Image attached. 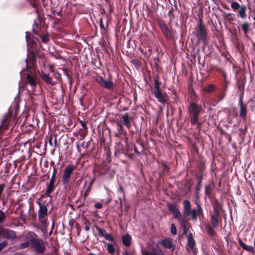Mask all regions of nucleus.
Here are the masks:
<instances>
[{"label":"nucleus","instance_id":"1","mask_svg":"<svg viewBox=\"0 0 255 255\" xmlns=\"http://www.w3.org/2000/svg\"><path fill=\"white\" fill-rule=\"evenodd\" d=\"M25 240L31 242V248L37 254H42L46 250V243L43 240L39 238L33 232H28L24 236Z\"/></svg>","mask_w":255,"mask_h":255},{"label":"nucleus","instance_id":"2","mask_svg":"<svg viewBox=\"0 0 255 255\" xmlns=\"http://www.w3.org/2000/svg\"><path fill=\"white\" fill-rule=\"evenodd\" d=\"M43 196H42L40 198H38L36 201V203L39 206L38 210V221L41 224L45 227L47 226V216H48V203L45 202H41V199Z\"/></svg>","mask_w":255,"mask_h":255},{"label":"nucleus","instance_id":"3","mask_svg":"<svg viewBox=\"0 0 255 255\" xmlns=\"http://www.w3.org/2000/svg\"><path fill=\"white\" fill-rule=\"evenodd\" d=\"M202 106L195 102H191L188 107V112L190 123H196L197 119H199L202 113Z\"/></svg>","mask_w":255,"mask_h":255},{"label":"nucleus","instance_id":"4","mask_svg":"<svg viewBox=\"0 0 255 255\" xmlns=\"http://www.w3.org/2000/svg\"><path fill=\"white\" fill-rule=\"evenodd\" d=\"M195 33L198 37V43L202 42L203 44L202 46L205 47L207 32L206 26L201 19H200L198 22L195 28Z\"/></svg>","mask_w":255,"mask_h":255},{"label":"nucleus","instance_id":"5","mask_svg":"<svg viewBox=\"0 0 255 255\" xmlns=\"http://www.w3.org/2000/svg\"><path fill=\"white\" fill-rule=\"evenodd\" d=\"M27 52L29 55V59L28 57H26L25 61L26 62V70L27 71H29L30 72H31L32 67L30 66L28 64V60L32 61V63H33L36 58H41L43 56V53L41 50V49H27Z\"/></svg>","mask_w":255,"mask_h":255},{"label":"nucleus","instance_id":"6","mask_svg":"<svg viewBox=\"0 0 255 255\" xmlns=\"http://www.w3.org/2000/svg\"><path fill=\"white\" fill-rule=\"evenodd\" d=\"M231 7L235 12H236L239 17L241 19H245L247 16V6L245 4L240 5L237 1H230Z\"/></svg>","mask_w":255,"mask_h":255},{"label":"nucleus","instance_id":"7","mask_svg":"<svg viewBox=\"0 0 255 255\" xmlns=\"http://www.w3.org/2000/svg\"><path fill=\"white\" fill-rule=\"evenodd\" d=\"M13 124V119L11 114L7 113L3 117L2 122L0 126V136Z\"/></svg>","mask_w":255,"mask_h":255},{"label":"nucleus","instance_id":"8","mask_svg":"<svg viewBox=\"0 0 255 255\" xmlns=\"http://www.w3.org/2000/svg\"><path fill=\"white\" fill-rule=\"evenodd\" d=\"M75 168L73 164L68 165L64 169L62 176V183L63 185H67L70 181L71 175Z\"/></svg>","mask_w":255,"mask_h":255},{"label":"nucleus","instance_id":"9","mask_svg":"<svg viewBox=\"0 0 255 255\" xmlns=\"http://www.w3.org/2000/svg\"><path fill=\"white\" fill-rule=\"evenodd\" d=\"M210 220L211 225L213 228H218L219 223L222 222V217L220 213L210 212Z\"/></svg>","mask_w":255,"mask_h":255},{"label":"nucleus","instance_id":"10","mask_svg":"<svg viewBox=\"0 0 255 255\" xmlns=\"http://www.w3.org/2000/svg\"><path fill=\"white\" fill-rule=\"evenodd\" d=\"M197 209H192L190 212V216H191V219L193 221H196L197 220V217L199 216L203 215V209L201 205L197 201L196 203Z\"/></svg>","mask_w":255,"mask_h":255},{"label":"nucleus","instance_id":"11","mask_svg":"<svg viewBox=\"0 0 255 255\" xmlns=\"http://www.w3.org/2000/svg\"><path fill=\"white\" fill-rule=\"evenodd\" d=\"M0 236L6 239H14L15 237V234L13 231L3 228L0 225Z\"/></svg>","mask_w":255,"mask_h":255},{"label":"nucleus","instance_id":"12","mask_svg":"<svg viewBox=\"0 0 255 255\" xmlns=\"http://www.w3.org/2000/svg\"><path fill=\"white\" fill-rule=\"evenodd\" d=\"M94 227L98 230L99 232V236L100 237H104L105 239L108 241H110L111 242H114L115 240L114 237L111 235L108 234L106 230L99 228L96 225H95Z\"/></svg>","mask_w":255,"mask_h":255},{"label":"nucleus","instance_id":"13","mask_svg":"<svg viewBox=\"0 0 255 255\" xmlns=\"http://www.w3.org/2000/svg\"><path fill=\"white\" fill-rule=\"evenodd\" d=\"M183 215L184 217H188L190 216L191 209V203L187 200L183 202Z\"/></svg>","mask_w":255,"mask_h":255},{"label":"nucleus","instance_id":"14","mask_svg":"<svg viewBox=\"0 0 255 255\" xmlns=\"http://www.w3.org/2000/svg\"><path fill=\"white\" fill-rule=\"evenodd\" d=\"M114 155L118 157L122 153H125V148L120 141L116 142L115 146Z\"/></svg>","mask_w":255,"mask_h":255},{"label":"nucleus","instance_id":"15","mask_svg":"<svg viewBox=\"0 0 255 255\" xmlns=\"http://www.w3.org/2000/svg\"><path fill=\"white\" fill-rule=\"evenodd\" d=\"M187 247L190 249L191 251L192 252H195V246H196V242L193 237V235L191 233H190L187 237Z\"/></svg>","mask_w":255,"mask_h":255},{"label":"nucleus","instance_id":"16","mask_svg":"<svg viewBox=\"0 0 255 255\" xmlns=\"http://www.w3.org/2000/svg\"><path fill=\"white\" fill-rule=\"evenodd\" d=\"M240 117L243 120H246L247 117V105L244 102L239 103Z\"/></svg>","mask_w":255,"mask_h":255},{"label":"nucleus","instance_id":"17","mask_svg":"<svg viewBox=\"0 0 255 255\" xmlns=\"http://www.w3.org/2000/svg\"><path fill=\"white\" fill-rule=\"evenodd\" d=\"M55 181L50 180L49 182L46 185V189L44 196L50 197V194L54 191L55 186L54 185Z\"/></svg>","mask_w":255,"mask_h":255},{"label":"nucleus","instance_id":"18","mask_svg":"<svg viewBox=\"0 0 255 255\" xmlns=\"http://www.w3.org/2000/svg\"><path fill=\"white\" fill-rule=\"evenodd\" d=\"M160 244L164 248L168 249H171L172 251L175 250V247L173 244V241L170 239L162 240L160 241Z\"/></svg>","mask_w":255,"mask_h":255},{"label":"nucleus","instance_id":"19","mask_svg":"<svg viewBox=\"0 0 255 255\" xmlns=\"http://www.w3.org/2000/svg\"><path fill=\"white\" fill-rule=\"evenodd\" d=\"M39 76L47 84L53 85L54 83L52 81L51 77L49 74H46L43 72H41L39 73Z\"/></svg>","mask_w":255,"mask_h":255},{"label":"nucleus","instance_id":"20","mask_svg":"<svg viewBox=\"0 0 255 255\" xmlns=\"http://www.w3.org/2000/svg\"><path fill=\"white\" fill-rule=\"evenodd\" d=\"M160 27L161 29L162 30L163 33H164L165 36L167 38H169L171 37L170 32L169 29V28L166 24H165L164 22H160Z\"/></svg>","mask_w":255,"mask_h":255},{"label":"nucleus","instance_id":"21","mask_svg":"<svg viewBox=\"0 0 255 255\" xmlns=\"http://www.w3.org/2000/svg\"><path fill=\"white\" fill-rule=\"evenodd\" d=\"M154 94L158 102L162 104H164L166 103V99L165 96L162 94L161 90L154 91Z\"/></svg>","mask_w":255,"mask_h":255},{"label":"nucleus","instance_id":"22","mask_svg":"<svg viewBox=\"0 0 255 255\" xmlns=\"http://www.w3.org/2000/svg\"><path fill=\"white\" fill-rule=\"evenodd\" d=\"M172 214H173V217L177 219L181 225L185 226L186 222L183 218L182 214L179 209L177 211H176V212Z\"/></svg>","mask_w":255,"mask_h":255},{"label":"nucleus","instance_id":"23","mask_svg":"<svg viewBox=\"0 0 255 255\" xmlns=\"http://www.w3.org/2000/svg\"><path fill=\"white\" fill-rule=\"evenodd\" d=\"M26 78L27 84L31 86L32 89H34L36 87V83L34 77L29 74H27Z\"/></svg>","mask_w":255,"mask_h":255},{"label":"nucleus","instance_id":"24","mask_svg":"<svg viewBox=\"0 0 255 255\" xmlns=\"http://www.w3.org/2000/svg\"><path fill=\"white\" fill-rule=\"evenodd\" d=\"M239 245L245 250L253 253L255 251L254 247L246 245L241 239L239 238L238 240Z\"/></svg>","mask_w":255,"mask_h":255},{"label":"nucleus","instance_id":"25","mask_svg":"<svg viewBox=\"0 0 255 255\" xmlns=\"http://www.w3.org/2000/svg\"><path fill=\"white\" fill-rule=\"evenodd\" d=\"M122 118L124 125L129 128L131 126L130 122L132 119V117H130L128 113H126L122 116Z\"/></svg>","mask_w":255,"mask_h":255},{"label":"nucleus","instance_id":"26","mask_svg":"<svg viewBox=\"0 0 255 255\" xmlns=\"http://www.w3.org/2000/svg\"><path fill=\"white\" fill-rule=\"evenodd\" d=\"M131 237L127 234L122 237V243L126 246H129L131 244Z\"/></svg>","mask_w":255,"mask_h":255},{"label":"nucleus","instance_id":"27","mask_svg":"<svg viewBox=\"0 0 255 255\" xmlns=\"http://www.w3.org/2000/svg\"><path fill=\"white\" fill-rule=\"evenodd\" d=\"M221 209L222 206L221 204L218 201L217 199H215L214 201L213 212L220 213Z\"/></svg>","mask_w":255,"mask_h":255},{"label":"nucleus","instance_id":"28","mask_svg":"<svg viewBox=\"0 0 255 255\" xmlns=\"http://www.w3.org/2000/svg\"><path fill=\"white\" fill-rule=\"evenodd\" d=\"M199 173H204V170L206 168L205 162L203 160L198 161L197 165Z\"/></svg>","mask_w":255,"mask_h":255},{"label":"nucleus","instance_id":"29","mask_svg":"<svg viewBox=\"0 0 255 255\" xmlns=\"http://www.w3.org/2000/svg\"><path fill=\"white\" fill-rule=\"evenodd\" d=\"M216 86L214 84H208L204 88V90L205 92L208 93H210L213 92L214 91L216 90Z\"/></svg>","mask_w":255,"mask_h":255},{"label":"nucleus","instance_id":"30","mask_svg":"<svg viewBox=\"0 0 255 255\" xmlns=\"http://www.w3.org/2000/svg\"><path fill=\"white\" fill-rule=\"evenodd\" d=\"M214 229L215 228H213L212 225H208L206 227V231L209 236L215 237L216 235L217 234L216 232L214 231Z\"/></svg>","mask_w":255,"mask_h":255},{"label":"nucleus","instance_id":"31","mask_svg":"<svg viewBox=\"0 0 255 255\" xmlns=\"http://www.w3.org/2000/svg\"><path fill=\"white\" fill-rule=\"evenodd\" d=\"M102 86L108 90H111L114 88V83L110 80L105 81Z\"/></svg>","mask_w":255,"mask_h":255},{"label":"nucleus","instance_id":"32","mask_svg":"<svg viewBox=\"0 0 255 255\" xmlns=\"http://www.w3.org/2000/svg\"><path fill=\"white\" fill-rule=\"evenodd\" d=\"M154 88L155 90L154 91H159L161 90L160 89V85H161V82L159 81V77L157 76L154 78Z\"/></svg>","mask_w":255,"mask_h":255},{"label":"nucleus","instance_id":"33","mask_svg":"<svg viewBox=\"0 0 255 255\" xmlns=\"http://www.w3.org/2000/svg\"><path fill=\"white\" fill-rule=\"evenodd\" d=\"M245 82L243 81H240L239 79L237 80V85L238 88L240 92L244 91Z\"/></svg>","mask_w":255,"mask_h":255},{"label":"nucleus","instance_id":"34","mask_svg":"<svg viewBox=\"0 0 255 255\" xmlns=\"http://www.w3.org/2000/svg\"><path fill=\"white\" fill-rule=\"evenodd\" d=\"M250 28V24L248 22H244L242 25V28L244 32V34L246 36L247 35V33L249 32Z\"/></svg>","mask_w":255,"mask_h":255},{"label":"nucleus","instance_id":"35","mask_svg":"<svg viewBox=\"0 0 255 255\" xmlns=\"http://www.w3.org/2000/svg\"><path fill=\"white\" fill-rule=\"evenodd\" d=\"M230 63L232 64V66L234 69L233 72L237 75L239 73V68L237 67L234 60H230Z\"/></svg>","mask_w":255,"mask_h":255},{"label":"nucleus","instance_id":"36","mask_svg":"<svg viewBox=\"0 0 255 255\" xmlns=\"http://www.w3.org/2000/svg\"><path fill=\"white\" fill-rule=\"evenodd\" d=\"M212 192V186L210 184L207 185L205 187V194L206 196L209 197Z\"/></svg>","mask_w":255,"mask_h":255},{"label":"nucleus","instance_id":"37","mask_svg":"<svg viewBox=\"0 0 255 255\" xmlns=\"http://www.w3.org/2000/svg\"><path fill=\"white\" fill-rule=\"evenodd\" d=\"M142 255H158L155 249H153L151 251H148L146 250L142 251Z\"/></svg>","mask_w":255,"mask_h":255},{"label":"nucleus","instance_id":"38","mask_svg":"<svg viewBox=\"0 0 255 255\" xmlns=\"http://www.w3.org/2000/svg\"><path fill=\"white\" fill-rule=\"evenodd\" d=\"M167 207L168 210L172 213H174L176 211L178 210V208L174 204H168Z\"/></svg>","mask_w":255,"mask_h":255},{"label":"nucleus","instance_id":"39","mask_svg":"<svg viewBox=\"0 0 255 255\" xmlns=\"http://www.w3.org/2000/svg\"><path fill=\"white\" fill-rule=\"evenodd\" d=\"M29 246H31V242L28 240H26V242L19 245L18 248L19 249H23L28 247Z\"/></svg>","mask_w":255,"mask_h":255},{"label":"nucleus","instance_id":"40","mask_svg":"<svg viewBox=\"0 0 255 255\" xmlns=\"http://www.w3.org/2000/svg\"><path fill=\"white\" fill-rule=\"evenodd\" d=\"M227 92L222 90H220V92L218 95V102L222 101L226 96Z\"/></svg>","mask_w":255,"mask_h":255},{"label":"nucleus","instance_id":"41","mask_svg":"<svg viewBox=\"0 0 255 255\" xmlns=\"http://www.w3.org/2000/svg\"><path fill=\"white\" fill-rule=\"evenodd\" d=\"M107 251L111 255H113L115 253V249L113 244H109L107 245Z\"/></svg>","mask_w":255,"mask_h":255},{"label":"nucleus","instance_id":"42","mask_svg":"<svg viewBox=\"0 0 255 255\" xmlns=\"http://www.w3.org/2000/svg\"><path fill=\"white\" fill-rule=\"evenodd\" d=\"M140 51V52L145 55V56L148 57L151 54V51L150 49H139Z\"/></svg>","mask_w":255,"mask_h":255},{"label":"nucleus","instance_id":"43","mask_svg":"<svg viewBox=\"0 0 255 255\" xmlns=\"http://www.w3.org/2000/svg\"><path fill=\"white\" fill-rule=\"evenodd\" d=\"M49 34L47 33L41 36V39L43 42L47 43L49 41Z\"/></svg>","mask_w":255,"mask_h":255},{"label":"nucleus","instance_id":"44","mask_svg":"<svg viewBox=\"0 0 255 255\" xmlns=\"http://www.w3.org/2000/svg\"><path fill=\"white\" fill-rule=\"evenodd\" d=\"M6 216L1 210H0V224H1L4 223L5 220Z\"/></svg>","mask_w":255,"mask_h":255},{"label":"nucleus","instance_id":"45","mask_svg":"<svg viewBox=\"0 0 255 255\" xmlns=\"http://www.w3.org/2000/svg\"><path fill=\"white\" fill-rule=\"evenodd\" d=\"M131 63L133 64L136 69H138L140 67V62L136 59H132L130 61Z\"/></svg>","mask_w":255,"mask_h":255},{"label":"nucleus","instance_id":"46","mask_svg":"<svg viewBox=\"0 0 255 255\" xmlns=\"http://www.w3.org/2000/svg\"><path fill=\"white\" fill-rule=\"evenodd\" d=\"M124 132V128L122 125L118 124V133L116 134L117 136L122 135Z\"/></svg>","mask_w":255,"mask_h":255},{"label":"nucleus","instance_id":"47","mask_svg":"<svg viewBox=\"0 0 255 255\" xmlns=\"http://www.w3.org/2000/svg\"><path fill=\"white\" fill-rule=\"evenodd\" d=\"M131 146V148H133L134 152L139 156H140V152L139 151L137 147L135 145V144L132 143L130 144L129 146Z\"/></svg>","mask_w":255,"mask_h":255},{"label":"nucleus","instance_id":"48","mask_svg":"<svg viewBox=\"0 0 255 255\" xmlns=\"http://www.w3.org/2000/svg\"><path fill=\"white\" fill-rule=\"evenodd\" d=\"M204 177V173H197L196 175V178L197 181H199V184L200 182H202Z\"/></svg>","mask_w":255,"mask_h":255},{"label":"nucleus","instance_id":"49","mask_svg":"<svg viewBox=\"0 0 255 255\" xmlns=\"http://www.w3.org/2000/svg\"><path fill=\"white\" fill-rule=\"evenodd\" d=\"M229 84V81H223V83L222 85V88L221 90L227 92Z\"/></svg>","mask_w":255,"mask_h":255},{"label":"nucleus","instance_id":"50","mask_svg":"<svg viewBox=\"0 0 255 255\" xmlns=\"http://www.w3.org/2000/svg\"><path fill=\"white\" fill-rule=\"evenodd\" d=\"M80 123L82 128H84V129L85 130V132L84 133V136H86L88 133V128L87 125L86 123L83 121H80Z\"/></svg>","mask_w":255,"mask_h":255},{"label":"nucleus","instance_id":"51","mask_svg":"<svg viewBox=\"0 0 255 255\" xmlns=\"http://www.w3.org/2000/svg\"><path fill=\"white\" fill-rule=\"evenodd\" d=\"M170 232L172 235H176L177 230H176V227L175 224H172L171 225Z\"/></svg>","mask_w":255,"mask_h":255},{"label":"nucleus","instance_id":"52","mask_svg":"<svg viewBox=\"0 0 255 255\" xmlns=\"http://www.w3.org/2000/svg\"><path fill=\"white\" fill-rule=\"evenodd\" d=\"M96 81L99 83L101 86L105 81L104 78L101 76H97L96 78Z\"/></svg>","mask_w":255,"mask_h":255},{"label":"nucleus","instance_id":"53","mask_svg":"<svg viewBox=\"0 0 255 255\" xmlns=\"http://www.w3.org/2000/svg\"><path fill=\"white\" fill-rule=\"evenodd\" d=\"M25 33H26L25 38H26V41L27 42V43L29 44V43H31L32 44L34 42V41L32 39V41H31L30 33L28 32H26Z\"/></svg>","mask_w":255,"mask_h":255},{"label":"nucleus","instance_id":"54","mask_svg":"<svg viewBox=\"0 0 255 255\" xmlns=\"http://www.w3.org/2000/svg\"><path fill=\"white\" fill-rule=\"evenodd\" d=\"M222 55L226 58L227 61L230 62V60H232V59H231V56L228 52L224 51L222 53Z\"/></svg>","mask_w":255,"mask_h":255},{"label":"nucleus","instance_id":"55","mask_svg":"<svg viewBox=\"0 0 255 255\" xmlns=\"http://www.w3.org/2000/svg\"><path fill=\"white\" fill-rule=\"evenodd\" d=\"M191 124L193 126L196 125V128L198 129L199 130L202 126V123L199 121V119H197L196 123H191Z\"/></svg>","mask_w":255,"mask_h":255},{"label":"nucleus","instance_id":"56","mask_svg":"<svg viewBox=\"0 0 255 255\" xmlns=\"http://www.w3.org/2000/svg\"><path fill=\"white\" fill-rule=\"evenodd\" d=\"M84 225H85V230L86 231H89L90 230V223L89 221V220H86L85 222H84Z\"/></svg>","mask_w":255,"mask_h":255},{"label":"nucleus","instance_id":"57","mask_svg":"<svg viewBox=\"0 0 255 255\" xmlns=\"http://www.w3.org/2000/svg\"><path fill=\"white\" fill-rule=\"evenodd\" d=\"M162 165L163 166V172H169L170 169L169 167L166 164V163L165 162H163L162 163Z\"/></svg>","mask_w":255,"mask_h":255},{"label":"nucleus","instance_id":"58","mask_svg":"<svg viewBox=\"0 0 255 255\" xmlns=\"http://www.w3.org/2000/svg\"><path fill=\"white\" fill-rule=\"evenodd\" d=\"M213 69H214V71H216V72H218L220 74L221 73H223V70L221 67H220L219 66H218L217 65H214V67H213Z\"/></svg>","mask_w":255,"mask_h":255},{"label":"nucleus","instance_id":"59","mask_svg":"<svg viewBox=\"0 0 255 255\" xmlns=\"http://www.w3.org/2000/svg\"><path fill=\"white\" fill-rule=\"evenodd\" d=\"M221 132L223 133L227 138H229L230 141H231V136L229 134H228L225 131L222 129L221 130Z\"/></svg>","mask_w":255,"mask_h":255},{"label":"nucleus","instance_id":"60","mask_svg":"<svg viewBox=\"0 0 255 255\" xmlns=\"http://www.w3.org/2000/svg\"><path fill=\"white\" fill-rule=\"evenodd\" d=\"M213 67H214V65L210 64L209 66H207V71L208 72L211 73L213 71H214V69H213Z\"/></svg>","mask_w":255,"mask_h":255},{"label":"nucleus","instance_id":"61","mask_svg":"<svg viewBox=\"0 0 255 255\" xmlns=\"http://www.w3.org/2000/svg\"><path fill=\"white\" fill-rule=\"evenodd\" d=\"M220 74L223 76L224 81H229L227 80V74L224 70L223 71V73H221Z\"/></svg>","mask_w":255,"mask_h":255},{"label":"nucleus","instance_id":"62","mask_svg":"<svg viewBox=\"0 0 255 255\" xmlns=\"http://www.w3.org/2000/svg\"><path fill=\"white\" fill-rule=\"evenodd\" d=\"M7 245L6 241L3 242L0 244V252Z\"/></svg>","mask_w":255,"mask_h":255},{"label":"nucleus","instance_id":"63","mask_svg":"<svg viewBox=\"0 0 255 255\" xmlns=\"http://www.w3.org/2000/svg\"><path fill=\"white\" fill-rule=\"evenodd\" d=\"M244 92V91L240 92L241 93L239 95V103H240L241 101H242V102H243Z\"/></svg>","mask_w":255,"mask_h":255},{"label":"nucleus","instance_id":"64","mask_svg":"<svg viewBox=\"0 0 255 255\" xmlns=\"http://www.w3.org/2000/svg\"><path fill=\"white\" fill-rule=\"evenodd\" d=\"M33 7H36L37 4L35 0H27Z\"/></svg>","mask_w":255,"mask_h":255}]
</instances>
